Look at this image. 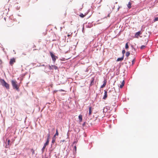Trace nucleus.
<instances>
[{"label": "nucleus", "mask_w": 158, "mask_h": 158, "mask_svg": "<svg viewBox=\"0 0 158 158\" xmlns=\"http://www.w3.org/2000/svg\"><path fill=\"white\" fill-rule=\"evenodd\" d=\"M123 58H124V56L123 55V56L122 57L118 58L117 59V60L118 61H121L123 60Z\"/></svg>", "instance_id": "8"}, {"label": "nucleus", "mask_w": 158, "mask_h": 158, "mask_svg": "<svg viewBox=\"0 0 158 158\" xmlns=\"http://www.w3.org/2000/svg\"><path fill=\"white\" fill-rule=\"evenodd\" d=\"M75 142H73V143H74Z\"/></svg>", "instance_id": "37"}, {"label": "nucleus", "mask_w": 158, "mask_h": 158, "mask_svg": "<svg viewBox=\"0 0 158 158\" xmlns=\"http://www.w3.org/2000/svg\"><path fill=\"white\" fill-rule=\"evenodd\" d=\"M125 53V50H123L122 51V53L123 54V56Z\"/></svg>", "instance_id": "25"}, {"label": "nucleus", "mask_w": 158, "mask_h": 158, "mask_svg": "<svg viewBox=\"0 0 158 158\" xmlns=\"http://www.w3.org/2000/svg\"><path fill=\"white\" fill-rule=\"evenodd\" d=\"M31 151L32 154H34L35 153V151L33 149H31Z\"/></svg>", "instance_id": "24"}, {"label": "nucleus", "mask_w": 158, "mask_h": 158, "mask_svg": "<svg viewBox=\"0 0 158 158\" xmlns=\"http://www.w3.org/2000/svg\"><path fill=\"white\" fill-rule=\"evenodd\" d=\"M104 95L103 97V99L104 100H105L107 97V92L105 90H104Z\"/></svg>", "instance_id": "6"}, {"label": "nucleus", "mask_w": 158, "mask_h": 158, "mask_svg": "<svg viewBox=\"0 0 158 158\" xmlns=\"http://www.w3.org/2000/svg\"><path fill=\"white\" fill-rule=\"evenodd\" d=\"M115 103H114V105H113V106H114L115 105Z\"/></svg>", "instance_id": "36"}, {"label": "nucleus", "mask_w": 158, "mask_h": 158, "mask_svg": "<svg viewBox=\"0 0 158 158\" xmlns=\"http://www.w3.org/2000/svg\"><path fill=\"white\" fill-rule=\"evenodd\" d=\"M129 48V46L128 45V43H127L125 45V48L126 49H128Z\"/></svg>", "instance_id": "19"}, {"label": "nucleus", "mask_w": 158, "mask_h": 158, "mask_svg": "<svg viewBox=\"0 0 158 158\" xmlns=\"http://www.w3.org/2000/svg\"><path fill=\"white\" fill-rule=\"evenodd\" d=\"M52 66H51L50 65H49V69H52Z\"/></svg>", "instance_id": "30"}, {"label": "nucleus", "mask_w": 158, "mask_h": 158, "mask_svg": "<svg viewBox=\"0 0 158 158\" xmlns=\"http://www.w3.org/2000/svg\"><path fill=\"white\" fill-rule=\"evenodd\" d=\"M74 147L75 150V151H76V150H77V147H76V146H75Z\"/></svg>", "instance_id": "31"}, {"label": "nucleus", "mask_w": 158, "mask_h": 158, "mask_svg": "<svg viewBox=\"0 0 158 158\" xmlns=\"http://www.w3.org/2000/svg\"><path fill=\"white\" fill-rule=\"evenodd\" d=\"M12 23H13V22H12V21H11L10 24H8V25L7 26L8 27H11V26H12L13 25V24H12Z\"/></svg>", "instance_id": "17"}, {"label": "nucleus", "mask_w": 158, "mask_h": 158, "mask_svg": "<svg viewBox=\"0 0 158 158\" xmlns=\"http://www.w3.org/2000/svg\"><path fill=\"white\" fill-rule=\"evenodd\" d=\"M10 140H8L7 142H8V144H9V143L10 142Z\"/></svg>", "instance_id": "33"}, {"label": "nucleus", "mask_w": 158, "mask_h": 158, "mask_svg": "<svg viewBox=\"0 0 158 158\" xmlns=\"http://www.w3.org/2000/svg\"><path fill=\"white\" fill-rule=\"evenodd\" d=\"M55 139L53 138L52 139V143H53L55 142Z\"/></svg>", "instance_id": "26"}, {"label": "nucleus", "mask_w": 158, "mask_h": 158, "mask_svg": "<svg viewBox=\"0 0 158 158\" xmlns=\"http://www.w3.org/2000/svg\"><path fill=\"white\" fill-rule=\"evenodd\" d=\"M79 16L81 18H84L85 16V15H83L82 13H81L80 15Z\"/></svg>", "instance_id": "21"}, {"label": "nucleus", "mask_w": 158, "mask_h": 158, "mask_svg": "<svg viewBox=\"0 0 158 158\" xmlns=\"http://www.w3.org/2000/svg\"><path fill=\"white\" fill-rule=\"evenodd\" d=\"M106 81L105 80L104 81V83L101 86V88H103L105 87L106 85Z\"/></svg>", "instance_id": "7"}, {"label": "nucleus", "mask_w": 158, "mask_h": 158, "mask_svg": "<svg viewBox=\"0 0 158 158\" xmlns=\"http://www.w3.org/2000/svg\"><path fill=\"white\" fill-rule=\"evenodd\" d=\"M1 82L2 86L5 87L7 89H9V85L7 84L4 80L1 79Z\"/></svg>", "instance_id": "2"}, {"label": "nucleus", "mask_w": 158, "mask_h": 158, "mask_svg": "<svg viewBox=\"0 0 158 158\" xmlns=\"http://www.w3.org/2000/svg\"><path fill=\"white\" fill-rule=\"evenodd\" d=\"M141 34L142 32L140 31H139L135 33V36L136 38H138L139 35Z\"/></svg>", "instance_id": "5"}, {"label": "nucleus", "mask_w": 158, "mask_h": 158, "mask_svg": "<svg viewBox=\"0 0 158 158\" xmlns=\"http://www.w3.org/2000/svg\"><path fill=\"white\" fill-rule=\"evenodd\" d=\"M59 135V134H58V129H56V134L54 135V137L55 136H58Z\"/></svg>", "instance_id": "14"}, {"label": "nucleus", "mask_w": 158, "mask_h": 158, "mask_svg": "<svg viewBox=\"0 0 158 158\" xmlns=\"http://www.w3.org/2000/svg\"><path fill=\"white\" fill-rule=\"evenodd\" d=\"M122 84H124V81H123L122 83Z\"/></svg>", "instance_id": "32"}, {"label": "nucleus", "mask_w": 158, "mask_h": 158, "mask_svg": "<svg viewBox=\"0 0 158 158\" xmlns=\"http://www.w3.org/2000/svg\"><path fill=\"white\" fill-rule=\"evenodd\" d=\"M46 146H45V145H44V146L43 148L42 149V153H43L44 152V149L45 148V147Z\"/></svg>", "instance_id": "15"}, {"label": "nucleus", "mask_w": 158, "mask_h": 158, "mask_svg": "<svg viewBox=\"0 0 158 158\" xmlns=\"http://www.w3.org/2000/svg\"><path fill=\"white\" fill-rule=\"evenodd\" d=\"M70 35H69V34H68V35H67V36H68V37H69V36H70Z\"/></svg>", "instance_id": "34"}, {"label": "nucleus", "mask_w": 158, "mask_h": 158, "mask_svg": "<svg viewBox=\"0 0 158 158\" xmlns=\"http://www.w3.org/2000/svg\"><path fill=\"white\" fill-rule=\"evenodd\" d=\"M131 3L130 2H129L128 3L127 5V7L129 9H130L131 8Z\"/></svg>", "instance_id": "12"}, {"label": "nucleus", "mask_w": 158, "mask_h": 158, "mask_svg": "<svg viewBox=\"0 0 158 158\" xmlns=\"http://www.w3.org/2000/svg\"><path fill=\"white\" fill-rule=\"evenodd\" d=\"M92 113V107L91 106H90L89 107V115H90Z\"/></svg>", "instance_id": "10"}, {"label": "nucleus", "mask_w": 158, "mask_h": 158, "mask_svg": "<svg viewBox=\"0 0 158 158\" xmlns=\"http://www.w3.org/2000/svg\"><path fill=\"white\" fill-rule=\"evenodd\" d=\"M94 78H92V81L90 84V86H92L94 85Z\"/></svg>", "instance_id": "9"}, {"label": "nucleus", "mask_w": 158, "mask_h": 158, "mask_svg": "<svg viewBox=\"0 0 158 158\" xmlns=\"http://www.w3.org/2000/svg\"><path fill=\"white\" fill-rule=\"evenodd\" d=\"M85 123H86L85 122H84V123H83V124L82 125L83 127H84V126H85Z\"/></svg>", "instance_id": "28"}, {"label": "nucleus", "mask_w": 158, "mask_h": 158, "mask_svg": "<svg viewBox=\"0 0 158 158\" xmlns=\"http://www.w3.org/2000/svg\"><path fill=\"white\" fill-rule=\"evenodd\" d=\"M135 60H132V64H133L134 63V62H135Z\"/></svg>", "instance_id": "29"}, {"label": "nucleus", "mask_w": 158, "mask_h": 158, "mask_svg": "<svg viewBox=\"0 0 158 158\" xmlns=\"http://www.w3.org/2000/svg\"><path fill=\"white\" fill-rule=\"evenodd\" d=\"M130 54V52H127L126 53V56H127V57H128L129 56Z\"/></svg>", "instance_id": "18"}, {"label": "nucleus", "mask_w": 158, "mask_h": 158, "mask_svg": "<svg viewBox=\"0 0 158 158\" xmlns=\"http://www.w3.org/2000/svg\"><path fill=\"white\" fill-rule=\"evenodd\" d=\"M16 62L15 59L14 58H11L9 64L11 66H13L14 64Z\"/></svg>", "instance_id": "4"}, {"label": "nucleus", "mask_w": 158, "mask_h": 158, "mask_svg": "<svg viewBox=\"0 0 158 158\" xmlns=\"http://www.w3.org/2000/svg\"><path fill=\"white\" fill-rule=\"evenodd\" d=\"M123 86H124V84H121V85H120V88H122L123 87Z\"/></svg>", "instance_id": "27"}, {"label": "nucleus", "mask_w": 158, "mask_h": 158, "mask_svg": "<svg viewBox=\"0 0 158 158\" xmlns=\"http://www.w3.org/2000/svg\"><path fill=\"white\" fill-rule=\"evenodd\" d=\"M50 54L53 62L55 63L58 57L56 56L52 52H50Z\"/></svg>", "instance_id": "3"}, {"label": "nucleus", "mask_w": 158, "mask_h": 158, "mask_svg": "<svg viewBox=\"0 0 158 158\" xmlns=\"http://www.w3.org/2000/svg\"><path fill=\"white\" fill-rule=\"evenodd\" d=\"M50 137V135L49 134H48L47 135V140H49Z\"/></svg>", "instance_id": "20"}, {"label": "nucleus", "mask_w": 158, "mask_h": 158, "mask_svg": "<svg viewBox=\"0 0 158 158\" xmlns=\"http://www.w3.org/2000/svg\"><path fill=\"white\" fill-rule=\"evenodd\" d=\"M11 84L14 89H16L18 91L19 90L20 85L17 84V82L16 81L12 80Z\"/></svg>", "instance_id": "1"}, {"label": "nucleus", "mask_w": 158, "mask_h": 158, "mask_svg": "<svg viewBox=\"0 0 158 158\" xmlns=\"http://www.w3.org/2000/svg\"><path fill=\"white\" fill-rule=\"evenodd\" d=\"M82 115H80L78 116V118L79 120V122H82Z\"/></svg>", "instance_id": "11"}, {"label": "nucleus", "mask_w": 158, "mask_h": 158, "mask_svg": "<svg viewBox=\"0 0 158 158\" xmlns=\"http://www.w3.org/2000/svg\"><path fill=\"white\" fill-rule=\"evenodd\" d=\"M60 91H64V90H63L61 89L60 90Z\"/></svg>", "instance_id": "35"}, {"label": "nucleus", "mask_w": 158, "mask_h": 158, "mask_svg": "<svg viewBox=\"0 0 158 158\" xmlns=\"http://www.w3.org/2000/svg\"><path fill=\"white\" fill-rule=\"evenodd\" d=\"M58 69L57 67L55 65H52V69Z\"/></svg>", "instance_id": "13"}, {"label": "nucleus", "mask_w": 158, "mask_h": 158, "mask_svg": "<svg viewBox=\"0 0 158 158\" xmlns=\"http://www.w3.org/2000/svg\"><path fill=\"white\" fill-rule=\"evenodd\" d=\"M145 47V45H142L140 47V49H144Z\"/></svg>", "instance_id": "22"}, {"label": "nucleus", "mask_w": 158, "mask_h": 158, "mask_svg": "<svg viewBox=\"0 0 158 158\" xmlns=\"http://www.w3.org/2000/svg\"><path fill=\"white\" fill-rule=\"evenodd\" d=\"M157 21H158V17H156L155 18V19H154V22H155Z\"/></svg>", "instance_id": "23"}, {"label": "nucleus", "mask_w": 158, "mask_h": 158, "mask_svg": "<svg viewBox=\"0 0 158 158\" xmlns=\"http://www.w3.org/2000/svg\"><path fill=\"white\" fill-rule=\"evenodd\" d=\"M49 140H47L46 142L44 144L45 146H47L48 145Z\"/></svg>", "instance_id": "16"}]
</instances>
